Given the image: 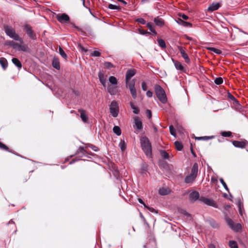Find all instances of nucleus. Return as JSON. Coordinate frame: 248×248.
<instances>
[{
    "instance_id": "obj_1",
    "label": "nucleus",
    "mask_w": 248,
    "mask_h": 248,
    "mask_svg": "<svg viewBox=\"0 0 248 248\" xmlns=\"http://www.w3.org/2000/svg\"><path fill=\"white\" fill-rule=\"evenodd\" d=\"M142 149L145 155L150 157L152 155V146L149 140L146 137H142L140 140Z\"/></svg>"
},
{
    "instance_id": "obj_2",
    "label": "nucleus",
    "mask_w": 248,
    "mask_h": 248,
    "mask_svg": "<svg viewBox=\"0 0 248 248\" xmlns=\"http://www.w3.org/2000/svg\"><path fill=\"white\" fill-rule=\"evenodd\" d=\"M155 94L160 102L165 104L167 102V98L164 89L159 85L155 87Z\"/></svg>"
},
{
    "instance_id": "obj_3",
    "label": "nucleus",
    "mask_w": 248,
    "mask_h": 248,
    "mask_svg": "<svg viewBox=\"0 0 248 248\" xmlns=\"http://www.w3.org/2000/svg\"><path fill=\"white\" fill-rule=\"evenodd\" d=\"M4 29L6 34L10 38L13 39L16 41L22 42V39L16 32L15 30L13 29L11 27L5 26H4Z\"/></svg>"
},
{
    "instance_id": "obj_4",
    "label": "nucleus",
    "mask_w": 248,
    "mask_h": 248,
    "mask_svg": "<svg viewBox=\"0 0 248 248\" xmlns=\"http://www.w3.org/2000/svg\"><path fill=\"white\" fill-rule=\"evenodd\" d=\"M225 219L229 227L233 231L238 232L241 230L242 226L241 224L237 223L235 224L232 219L229 218L228 216L225 217Z\"/></svg>"
},
{
    "instance_id": "obj_5",
    "label": "nucleus",
    "mask_w": 248,
    "mask_h": 248,
    "mask_svg": "<svg viewBox=\"0 0 248 248\" xmlns=\"http://www.w3.org/2000/svg\"><path fill=\"white\" fill-rule=\"evenodd\" d=\"M110 113L113 117H116L119 112V107L116 101H112L109 106Z\"/></svg>"
},
{
    "instance_id": "obj_6",
    "label": "nucleus",
    "mask_w": 248,
    "mask_h": 248,
    "mask_svg": "<svg viewBox=\"0 0 248 248\" xmlns=\"http://www.w3.org/2000/svg\"><path fill=\"white\" fill-rule=\"evenodd\" d=\"M199 201L201 202H202L207 205L212 206L213 207L217 208H218L217 204L213 199L205 198L204 197H201L199 199Z\"/></svg>"
},
{
    "instance_id": "obj_7",
    "label": "nucleus",
    "mask_w": 248,
    "mask_h": 248,
    "mask_svg": "<svg viewBox=\"0 0 248 248\" xmlns=\"http://www.w3.org/2000/svg\"><path fill=\"white\" fill-rule=\"evenodd\" d=\"M24 30L26 31V33L30 38L33 40H36V35L33 31L32 28L30 25L25 24L24 25Z\"/></svg>"
},
{
    "instance_id": "obj_8",
    "label": "nucleus",
    "mask_w": 248,
    "mask_h": 248,
    "mask_svg": "<svg viewBox=\"0 0 248 248\" xmlns=\"http://www.w3.org/2000/svg\"><path fill=\"white\" fill-rule=\"evenodd\" d=\"M126 86L128 87L130 90L131 94L134 99L137 97V91L135 88V80L134 79L130 81V82L126 83Z\"/></svg>"
},
{
    "instance_id": "obj_9",
    "label": "nucleus",
    "mask_w": 248,
    "mask_h": 248,
    "mask_svg": "<svg viewBox=\"0 0 248 248\" xmlns=\"http://www.w3.org/2000/svg\"><path fill=\"white\" fill-rule=\"evenodd\" d=\"M56 18L58 21L61 23H65L69 21L70 20L69 16L65 13L57 15L56 16Z\"/></svg>"
},
{
    "instance_id": "obj_10",
    "label": "nucleus",
    "mask_w": 248,
    "mask_h": 248,
    "mask_svg": "<svg viewBox=\"0 0 248 248\" xmlns=\"http://www.w3.org/2000/svg\"><path fill=\"white\" fill-rule=\"evenodd\" d=\"M178 49L179 50L182 57L185 60V62L187 63H189L190 62V59L187 53L184 50L183 48L181 46H178Z\"/></svg>"
},
{
    "instance_id": "obj_11",
    "label": "nucleus",
    "mask_w": 248,
    "mask_h": 248,
    "mask_svg": "<svg viewBox=\"0 0 248 248\" xmlns=\"http://www.w3.org/2000/svg\"><path fill=\"white\" fill-rule=\"evenodd\" d=\"M136 73V70L134 69H129L127 71L125 75L126 84L130 82V79L133 77Z\"/></svg>"
},
{
    "instance_id": "obj_12",
    "label": "nucleus",
    "mask_w": 248,
    "mask_h": 248,
    "mask_svg": "<svg viewBox=\"0 0 248 248\" xmlns=\"http://www.w3.org/2000/svg\"><path fill=\"white\" fill-rule=\"evenodd\" d=\"M134 128H136L138 130H141L142 129V124L138 117H135L134 118Z\"/></svg>"
},
{
    "instance_id": "obj_13",
    "label": "nucleus",
    "mask_w": 248,
    "mask_h": 248,
    "mask_svg": "<svg viewBox=\"0 0 248 248\" xmlns=\"http://www.w3.org/2000/svg\"><path fill=\"white\" fill-rule=\"evenodd\" d=\"M200 198L199 193L196 191H192L189 195V200L192 202H195L198 199H199Z\"/></svg>"
},
{
    "instance_id": "obj_14",
    "label": "nucleus",
    "mask_w": 248,
    "mask_h": 248,
    "mask_svg": "<svg viewBox=\"0 0 248 248\" xmlns=\"http://www.w3.org/2000/svg\"><path fill=\"white\" fill-rule=\"evenodd\" d=\"M199 166L197 163H195L192 167L190 174L197 177L198 173Z\"/></svg>"
},
{
    "instance_id": "obj_15",
    "label": "nucleus",
    "mask_w": 248,
    "mask_h": 248,
    "mask_svg": "<svg viewBox=\"0 0 248 248\" xmlns=\"http://www.w3.org/2000/svg\"><path fill=\"white\" fill-rule=\"evenodd\" d=\"M176 21L178 24L182 25L185 27L191 28L192 26V24L191 23L185 21L181 18H178Z\"/></svg>"
},
{
    "instance_id": "obj_16",
    "label": "nucleus",
    "mask_w": 248,
    "mask_h": 248,
    "mask_svg": "<svg viewBox=\"0 0 248 248\" xmlns=\"http://www.w3.org/2000/svg\"><path fill=\"white\" fill-rule=\"evenodd\" d=\"M220 6L219 3L214 2L209 5L208 8V11L212 12L217 10Z\"/></svg>"
},
{
    "instance_id": "obj_17",
    "label": "nucleus",
    "mask_w": 248,
    "mask_h": 248,
    "mask_svg": "<svg viewBox=\"0 0 248 248\" xmlns=\"http://www.w3.org/2000/svg\"><path fill=\"white\" fill-rule=\"evenodd\" d=\"M196 178V177L189 174L185 177V182L186 184H191L195 181Z\"/></svg>"
},
{
    "instance_id": "obj_18",
    "label": "nucleus",
    "mask_w": 248,
    "mask_h": 248,
    "mask_svg": "<svg viewBox=\"0 0 248 248\" xmlns=\"http://www.w3.org/2000/svg\"><path fill=\"white\" fill-rule=\"evenodd\" d=\"M232 144L235 147L244 148L246 145V142L245 141H240L237 140H234L232 142Z\"/></svg>"
},
{
    "instance_id": "obj_19",
    "label": "nucleus",
    "mask_w": 248,
    "mask_h": 248,
    "mask_svg": "<svg viewBox=\"0 0 248 248\" xmlns=\"http://www.w3.org/2000/svg\"><path fill=\"white\" fill-rule=\"evenodd\" d=\"M78 111L80 114V118L82 121L85 123H87L88 121V117L87 115L86 112L83 109H79Z\"/></svg>"
},
{
    "instance_id": "obj_20",
    "label": "nucleus",
    "mask_w": 248,
    "mask_h": 248,
    "mask_svg": "<svg viewBox=\"0 0 248 248\" xmlns=\"http://www.w3.org/2000/svg\"><path fill=\"white\" fill-rule=\"evenodd\" d=\"M98 78L100 80L101 83L104 86H106V78L104 74V73L102 72H100L98 74Z\"/></svg>"
},
{
    "instance_id": "obj_21",
    "label": "nucleus",
    "mask_w": 248,
    "mask_h": 248,
    "mask_svg": "<svg viewBox=\"0 0 248 248\" xmlns=\"http://www.w3.org/2000/svg\"><path fill=\"white\" fill-rule=\"evenodd\" d=\"M52 64L55 69L57 70L60 69V62L58 58L54 57L52 60Z\"/></svg>"
},
{
    "instance_id": "obj_22",
    "label": "nucleus",
    "mask_w": 248,
    "mask_h": 248,
    "mask_svg": "<svg viewBox=\"0 0 248 248\" xmlns=\"http://www.w3.org/2000/svg\"><path fill=\"white\" fill-rule=\"evenodd\" d=\"M172 61L173 62L175 67L177 70L183 71L184 68L180 62L175 61L173 59H172Z\"/></svg>"
},
{
    "instance_id": "obj_23",
    "label": "nucleus",
    "mask_w": 248,
    "mask_h": 248,
    "mask_svg": "<svg viewBox=\"0 0 248 248\" xmlns=\"http://www.w3.org/2000/svg\"><path fill=\"white\" fill-rule=\"evenodd\" d=\"M154 22L157 26L159 27H162L164 24V20L159 16L155 18Z\"/></svg>"
},
{
    "instance_id": "obj_24",
    "label": "nucleus",
    "mask_w": 248,
    "mask_h": 248,
    "mask_svg": "<svg viewBox=\"0 0 248 248\" xmlns=\"http://www.w3.org/2000/svg\"><path fill=\"white\" fill-rule=\"evenodd\" d=\"M170 190L168 188L162 187L159 189L158 193L160 195L165 196L170 193Z\"/></svg>"
},
{
    "instance_id": "obj_25",
    "label": "nucleus",
    "mask_w": 248,
    "mask_h": 248,
    "mask_svg": "<svg viewBox=\"0 0 248 248\" xmlns=\"http://www.w3.org/2000/svg\"><path fill=\"white\" fill-rule=\"evenodd\" d=\"M85 149L84 147H80L76 152L75 155H78L79 157H82L85 155Z\"/></svg>"
},
{
    "instance_id": "obj_26",
    "label": "nucleus",
    "mask_w": 248,
    "mask_h": 248,
    "mask_svg": "<svg viewBox=\"0 0 248 248\" xmlns=\"http://www.w3.org/2000/svg\"><path fill=\"white\" fill-rule=\"evenodd\" d=\"M209 224L214 229L218 228L219 226V224L213 219L208 220Z\"/></svg>"
},
{
    "instance_id": "obj_27",
    "label": "nucleus",
    "mask_w": 248,
    "mask_h": 248,
    "mask_svg": "<svg viewBox=\"0 0 248 248\" xmlns=\"http://www.w3.org/2000/svg\"><path fill=\"white\" fill-rule=\"evenodd\" d=\"M13 63L18 68L20 69L22 67V64L20 61L16 58H13L12 60Z\"/></svg>"
},
{
    "instance_id": "obj_28",
    "label": "nucleus",
    "mask_w": 248,
    "mask_h": 248,
    "mask_svg": "<svg viewBox=\"0 0 248 248\" xmlns=\"http://www.w3.org/2000/svg\"><path fill=\"white\" fill-rule=\"evenodd\" d=\"M0 64L4 69H6V68L7 67V61L6 59L4 58H0Z\"/></svg>"
},
{
    "instance_id": "obj_29",
    "label": "nucleus",
    "mask_w": 248,
    "mask_h": 248,
    "mask_svg": "<svg viewBox=\"0 0 248 248\" xmlns=\"http://www.w3.org/2000/svg\"><path fill=\"white\" fill-rule=\"evenodd\" d=\"M147 27L148 28L149 30L153 33V35H155L157 33L154 28L153 23L151 22H148L146 24Z\"/></svg>"
},
{
    "instance_id": "obj_30",
    "label": "nucleus",
    "mask_w": 248,
    "mask_h": 248,
    "mask_svg": "<svg viewBox=\"0 0 248 248\" xmlns=\"http://www.w3.org/2000/svg\"><path fill=\"white\" fill-rule=\"evenodd\" d=\"M160 154L162 158L165 159H169L170 155L165 150H161Z\"/></svg>"
},
{
    "instance_id": "obj_31",
    "label": "nucleus",
    "mask_w": 248,
    "mask_h": 248,
    "mask_svg": "<svg viewBox=\"0 0 248 248\" xmlns=\"http://www.w3.org/2000/svg\"><path fill=\"white\" fill-rule=\"evenodd\" d=\"M113 132L117 136L121 134V129L118 126H114L113 128Z\"/></svg>"
},
{
    "instance_id": "obj_32",
    "label": "nucleus",
    "mask_w": 248,
    "mask_h": 248,
    "mask_svg": "<svg viewBox=\"0 0 248 248\" xmlns=\"http://www.w3.org/2000/svg\"><path fill=\"white\" fill-rule=\"evenodd\" d=\"M130 106H131V108H132L133 112L134 114H139V113L140 112V109H139V108L135 106L134 105V104L132 102L130 103Z\"/></svg>"
},
{
    "instance_id": "obj_33",
    "label": "nucleus",
    "mask_w": 248,
    "mask_h": 248,
    "mask_svg": "<svg viewBox=\"0 0 248 248\" xmlns=\"http://www.w3.org/2000/svg\"><path fill=\"white\" fill-rule=\"evenodd\" d=\"M157 41L158 44L160 47H161L163 49L165 48L166 47V43L164 40L162 39H158Z\"/></svg>"
},
{
    "instance_id": "obj_34",
    "label": "nucleus",
    "mask_w": 248,
    "mask_h": 248,
    "mask_svg": "<svg viewBox=\"0 0 248 248\" xmlns=\"http://www.w3.org/2000/svg\"><path fill=\"white\" fill-rule=\"evenodd\" d=\"M59 54L61 55V56L63 59H64L65 60H67V56L66 54L65 53V52H64V51L63 50V49L61 47H59Z\"/></svg>"
},
{
    "instance_id": "obj_35",
    "label": "nucleus",
    "mask_w": 248,
    "mask_h": 248,
    "mask_svg": "<svg viewBox=\"0 0 248 248\" xmlns=\"http://www.w3.org/2000/svg\"><path fill=\"white\" fill-rule=\"evenodd\" d=\"M175 148L178 151H181L183 149V146L182 144L178 141H176L174 142Z\"/></svg>"
},
{
    "instance_id": "obj_36",
    "label": "nucleus",
    "mask_w": 248,
    "mask_h": 248,
    "mask_svg": "<svg viewBox=\"0 0 248 248\" xmlns=\"http://www.w3.org/2000/svg\"><path fill=\"white\" fill-rule=\"evenodd\" d=\"M109 81L113 85L117 84L118 81L117 78L114 76H110L108 78Z\"/></svg>"
},
{
    "instance_id": "obj_37",
    "label": "nucleus",
    "mask_w": 248,
    "mask_h": 248,
    "mask_svg": "<svg viewBox=\"0 0 248 248\" xmlns=\"http://www.w3.org/2000/svg\"><path fill=\"white\" fill-rule=\"evenodd\" d=\"M207 49L209 50L213 51L217 54H220L222 53L221 50H220V49H217L216 48H215V47H208Z\"/></svg>"
},
{
    "instance_id": "obj_38",
    "label": "nucleus",
    "mask_w": 248,
    "mask_h": 248,
    "mask_svg": "<svg viewBox=\"0 0 248 248\" xmlns=\"http://www.w3.org/2000/svg\"><path fill=\"white\" fill-rule=\"evenodd\" d=\"M108 91L111 95H115L116 94L115 88L108 86Z\"/></svg>"
},
{
    "instance_id": "obj_39",
    "label": "nucleus",
    "mask_w": 248,
    "mask_h": 248,
    "mask_svg": "<svg viewBox=\"0 0 248 248\" xmlns=\"http://www.w3.org/2000/svg\"><path fill=\"white\" fill-rule=\"evenodd\" d=\"M19 50L18 51H22L24 52H28L29 50L28 46L26 45H20Z\"/></svg>"
},
{
    "instance_id": "obj_40",
    "label": "nucleus",
    "mask_w": 248,
    "mask_h": 248,
    "mask_svg": "<svg viewBox=\"0 0 248 248\" xmlns=\"http://www.w3.org/2000/svg\"><path fill=\"white\" fill-rule=\"evenodd\" d=\"M108 8L111 10H117L118 11L121 10V8L119 6L113 5L112 4H109L108 5Z\"/></svg>"
},
{
    "instance_id": "obj_41",
    "label": "nucleus",
    "mask_w": 248,
    "mask_h": 248,
    "mask_svg": "<svg viewBox=\"0 0 248 248\" xmlns=\"http://www.w3.org/2000/svg\"><path fill=\"white\" fill-rule=\"evenodd\" d=\"M229 245L231 248H238L237 244L234 241H230Z\"/></svg>"
},
{
    "instance_id": "obj_42",
    "label": "nucleus",
    "mask_w": 248,
    "mask_h": 248,
    "mask_svg": "<svg viewBox=\"0 0 248 248\" xmlns=\"http://www.w3.org/2000/svg\"><path fill=\"white\" fill-rule=\"evenodd\" d=\"M237 206L239 208V212L241 216H243L242 210L243 209V205L242 204L241 202L239 201L237 202Z\"/></svg>"
},
{
    "instance_id": "obj_43",
    "label": "nucleus",
    "mask_w": 248,
    "mask_h": 248,
    "mask_svg": "<svg viewBox=\"0 0 248 248\" xmlns=\"http://www.w3.org/2000/svg\"><path fill=\"white\" fill-rule=\"evenodd\" d=\"M219 181H220V182L221 183V184L222 185V186H223L224 188H225V189L228 192L229 191V188L228 187L226 184L225 183V182H224V180L223 178H220L219 179Z\"/></svg>"
},
{
    "instance_id": "obj_44",
    "label": "nucleus",
    "mask_w": 248,
    "mask_h": 248,
    "mask_svg": "<svg viewBox=\"0 0 248 248\" xmlns=\"http://www.w3.org/2000/svg\"><path fill=\"white\" fill-rule=\"evenodd\" d=\"M214 82L217 85H220L223 83V79L221 77L217 78L215 79Z\"/></svg>"
},
{
    "instance_id": "obj_45",
    "label": "nucleus",
    "mask_w": 248,
    "mask_h": 248,
    "mask_svg": "<svg viewBox=\"0 0 248 248\" xmlns=\"http://www.w3.org/2000/svg\"><path fill=\"white\" fill-rule=\"evenodd\" d=\"M221 134L224 137H229L231 136L232 133L230 131H223Z\"/></svg>"
},
{
    "instance_id": "obj_46",
    "label": "nucleus",
    "mask_w": 248,
    "mask_h": 248,
    "mask_svg": "<svg viewBox=\"0 0 248 248\" xmlns=\"http://www.w3.org/2000/svg\"><path fill=\"white\" fill-rule=\"evenodd\" d=\"M170 132L171 135L175 136L176 135L175 129L172 125H170L169 127Z\"/></svg>"
},
{
    "instance_id": "obj_47",
    "label": "nucleus",
    "mask_w": 248,
    "mask_h": 248,
    "mask_svg": "<svg viewBox=\"0 0 248 248\" xmlns=\"http://www.w3.org/2000/svg\"><path fill=\"white\" fill-rule=\"evenodd\" d=\"M119 146H120L121 150L123 151L125 149V142H124V140L121 141V142L119 143Z\"/></svg>"
},
{
    "instance_id": "obj_48",
    "label": "nucleus",
    "mask_w": 248,
    "mask_h": 248,
    "mask_svg": "<svg viewBox=\"0 0 248 248\" xmlns=\"http://www.w3.org/2000/svg\"><path fill=\"white\" fill-rule=\"evenodd\" d=\"M136 21L142 25H144L146 24V21L142 18H138L136 19Z\"/></svg>"
},
{
    "instance_id": "obj_49",
    "label": "nucleus",
    "mask_w": 248,
    "mask_h": 248,
    "mask_svg": "<svg viewBox=\"0 0 248 248\" xmlns=\"http://www.w3.org/2000/svg\"><path fill=\"white\" fill-rule=\"evenodd\" d=\"M104 66L108 69H110L113 67V65L110 62H105Z\"/></svg>"
},
{
    "instance_id": "obj_50",
    "label": "nucleus",
    "mask_w": 248,
    "mask_h": 248,
    "mask_svg": "<svg viewBox=\"0 0 248 248\" xmlns=\"http://www.w3.org/2000/svg\"><path fill=\"white\" fill-rule=\"evenodd\" d=\"M213 138V136H204V137H200L198 138H196V139H198L199 140H208L209 139H211Z\"/></svg>"
},
{
    "instance_id": "obj_51",
    "label": "nucleus",
    "mask_w": 248,
    "mask_h": 248,
    "mask_svg": "<svg viewBox=\"0 0 248 248\" xmlns=\"http://www.w3.org/2000/svg\"><path fill=\"white\" fill-rule=\"evenodd\" d=\"M91 55L92 57H99L100 56V52L98 51H93L91 54Z\"/></svg>"
},
{
    "instance_id": "obj_52",
    "label": "nucleus",
    "mask_w": 248,
    "mask_h": 248,
    "mask_svg": "<svg viewBox=\"0 0 248 248\" xmlns=\"http://www.w3.org/2000/svg\"><path fill=\"white\" fill-rule=\"evenodd\" d=\"M15 43V42L13 41H7L5 42V45L7 46H12L13 48Z\"/></svg>"
},
{
    "instance_id": "obj_53",
    "label": "nucleus",
    "mask_w": 248,
    "mask_h": 248,
    "mask_svg": "<svg viewBox=\"0 0 248 248\" xmlns=\"http://www.w3.org/2000/svg\"><path fill=\"white\" fill-rule=\"evenodd\" d=\"M0 148L9 151L8 147L1 142H0Z\"/></svg>"
},
{
    "instance_id": "obj_54",
    "label": "nucleus",
    "mask_w": 248,
    "mask_h": 248,
    "mask_svg": "<svg viewBox=\"0 0 248 248\" xmlns=\"http://www.w3.org/2000/svg\"><path fill=\"white\" fill-rule=\"evenodd\" d=\"M20 45H21L20 44L15 42L13 48L18 51L19 50V48H20Z\"/></svg>"
},
{
    "instance_id": "obj_55",
    "label": "nucleus",
    "mask_w": 248,
    "mask_h": 248,
    "mask_svg": "<svg viewBox=\"0 0 248 248\" xmlns=\"http://www.w3.org/2000/svg\"><path fill=\"white\" fill-rule=\"evenodd\" d=\"M146 114L147 117L149 119H150L152 117V112H151V111L150 110L147 109L146 110Z\"/></svg>"
},
{
    "instance_id": "obj_56",
    "label": "nucleus",
    "mask_w": 248,
    "mask_h": 248,
    "mask_svg": "<svg viewBox=\"0 0 248 248\" xmlns=\"http://www.w3.org/2000/svg\"><path fill=\"white\" fill-rule=\"evenodd\" d=\"M139 33L140 34H142V35H144V34H146L147 33H148L149 34L150 33L149 32H148L147 31H144V30H141V29H139Z\"/></svg>"
},
{
    "instance_id": "obj_57",
    "label": "nucleus",
    "mask_w": 248,
    "mask_h": 248,
    "mask_svg": "<svg viewBox=\"0 0 248 248\" xmlns=\"http://www.w3.org/2000/svg\"><path fill=\"white\" fill-rule=\"evenodd\" d=\"M141 88H142V89L145 91L147 90V85L146 84V83L145 82H143L141 84Z\"/></svg>"
},
{
    "instance_id": "obj_58",
    "label": "nucleus",
    "mask_w": 248,
    "mask_h": 248,
    "mask_svg": "<svg viewBox=\"0 0 248 248\" xmlns=\"http://www.w3.org/2000/svg\"><path fill=\"white\" fill-rule=\"evenodd\" d=\"M146 208H147L148 209V210L152 212V213H157V212L156 211V210L154 208H153V207H146Z\"/></svg>"
},
{
    "instance_id": "obj_59",
    "label": "nucleus",
    "mask_w": 248,
    "mask_h": 248,
    "mask_svg": "<svg viewBox=\"0 0 248 248\" xmlns=\"http://www.w3.org/2000/svg\"><path fill=\"white\" fill-rule=\"evenodd\" d=\"M146 95L149 97H151L153 95V93L151 91H148L147 92H146Z\"/></svg>"
},
{
    "instance_id": "obj_60",
    "label": "nucleus",
    "mask_w": 248,
    "mask_h": 248,
    "mask_svg": "<svg viewBox=\"0 0 248 248\" xmlns=\"http://www.w3.org/2000/svg\"><path fill=\"white\" fill-rule=\"evenodd\" d=\"M180 16L184 20H187L188 19V16H187L185 14L181 15H180Z\"/></svg>"
},
{
    "instance_id": "obj_61",
    "label": "nucleus",
    "mask_w": 248,
    "mask_h": 248,
    "mask_svg": "<svg viewBox=\"0 0 248 248\" xmlns=\"http://www.w3.org/2000/svg\"><path fill=\"white\" fill-rule=\"evenodd\" d=\"M138 201L140 203L143 204L144 206V207H147V206L146 205V204H145V203L141 199L139 198Z\"/></svg>"
},
{
    "instance_id": "obj_62",
    "label": "nucleus",
    "mask_w": 248,
    "mask_h": 248,
    "mask_svg": "<svg viewBox=\"0 0 248 248\" xmlns=\"http://www.w3.org/2000/svg\"><path fill=\"white\" fill-rule=\"evenodd\" d=\"M228 97L230 98L231 100H235V97L231 93H229L228 94Z\"/></svg>"
},
{
    "instance_id": "obj_63",
    "label": "nucleus",
    "mask_w": 248,
    "mask_h": 248,
    "mask_svg": "<svg viewBox=\"0 0 248 248\" xmlns=\"http://www.w3.org/2000/svg\"><path fill=\"white\" fill-rule=\"evenodd\" d=\"M182 213L186 216H190V214L188 213L186 211L183 210L182 211Z\"/></svg>"
},
{
    "instance_id": "obj_64",
    "label": "nucleus",
    "mask_w": 248,
    "mask_h": 248,
    "mask_svg": "<svg viewBox=\"0 0 248 248\" xmlns=\"http://www.w3.org/2000/svg\"><path fill=\"white\" fill-rule=\"evenodd\" d=\"M93 147H91L93 150H94V151H97V150H98V148L95 146H93L92 145Z\"/></svg>"
}]
</instances>
